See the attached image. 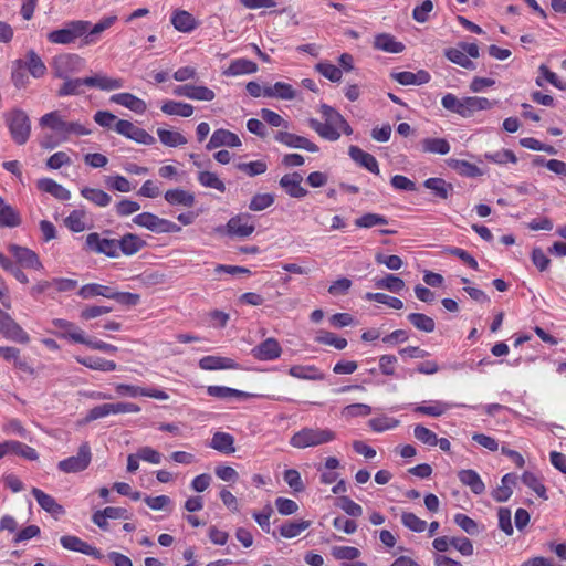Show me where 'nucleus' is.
<instances>
[{"label": "nucleus", "instance_id": "f257e3e1", "mask_svg": "<svg viewBox=\"0 0 566 566\" xmlns=\"http://www.w3.org/2000/svg\"><path fill=\"white\" fill-rule=\"evenodd\" d=\"M40 125L52 129L59 142H66L71 136L90 135L91 130L80 122H67L59 112H51L40 118Z\"/></svg>", "mask_w": 566, "mask_h": 566}, {"label": "nucleus", "instance_id": "f03ea898", "mask_svg": "<svg viewBox=\"0 0 566 566\" xmlns=\"http://www.w3.org/2000/svg\"><path fill=\"white\" fill-rule=\"evenodd\" d=\"M336 432L328 428L305 427L295 432L290 444L296 449L316 448L333 442Z\"/></svg>", "mask_w": 566, "mask_h": 566}, {"label": "nucleus", "instance_id": "7ed1b4c3", "mask_svg": "<svg viewBox=\"0 0 566 566\" xmlns=\"http://www.w3.org/2000/svg\"><path fill=\"white\" fill-rule=\"evenodd\" d=\"M90 21L86 20H73L62 29L54 30L48 34V40L54 44H71L74 43L78 38H84V34L88 31Z\"/></svg>", "mask_w": 566, "mask_h": 566}, {"label": "nucleus", "instance_id": "20e7f679", "mask_svg": "<svg viewBox=\"0 0 566 566\" xmlns=\"http://www.w3.org/2000/svg\"><path fill=\"white\" fill-rule=\"evenodd\" d=\"M84 66V59L74 53L60 54L52 61L53 74L59 78H66L67 76L82 71Z\"/></svg>", "mask_w": 566, "mask_h": 566}, {"label": "nucleus", "instance_id": "39448f33", "mask_svg": "<svg viewBox=\"0 0 566 566\" xmlns=\"http://www.w3.org/2000/svg\"><path fill=\"white\" fill-rule=\"evenodd\" d=\"M7 123L12 139L19 145L25 144L31 132L28 115L21 109H14L7 115Z\"/></svg>", "mask_w": 566, "mask_h": 566}, {"label": "nucleus", "instance_id": "423d86ee", "mask_svg": "<svg viewBox=\"0 0 566 566\" xmlns=\"http://www.w3.org/2000/svg\"><path fill=\"white\" fill-rule=\"evenodd\" d=\"M92 461V451L87 442H83L76 455L69 457L57 463L60 471L64 473H78L86 470Z\"/></svg>", "mask_w": 566, "mask_h": 566}, {"label": "nucleus", "instance_id": "0eeeda50", "mask_svg": "<svg viewBox=\"0 0 566 566\" xmlns=\"http://www.w3.org/2000/svg\"><path fill=\"white\" fill-rule=\"evenodd\" d=\"M134 223L156 233L180 232L181 228L175 222L161 219L150 212H143L133 219Z\"/></svg>", "mask_w": 566, "mask_h": 566}, {"label": "nucleus", "instance_id": "6e6552de", "mask_svg": "<svg viewBox=\"0 0 566 566\" xmlns=\"http://www.w3.org/2000/svg\"><path fill=\"white\" fill-rule=\"evenodd\" d=\"M85 244L87 250L95 253L105 254L109 258H117L119 255L117 240L102 238L96 232L87 234Z\"/></svg>", "mask_w": 566, "mask_h": 566}, {"label": "nucleus", "instance_id": "1a4fd4ad", "mask_svg": "<svg viewBox=\"0 0 566 566\" xmlns=\"http://www.w3.org/2000/svg\"><path fill=\"white\" fill-rule=\"evenodd\" d=\"M0 333L20 344H28L30 342L28 333L2 310H0Z\"/></svg>", "mask_w": 566, "mask_h": 566}, {"label": "nucleus", "instance_id": "9d476101", "mask_svg": "<svg viewBox=\"0 0 566 566\" xmlns=\"http://www.w3.org/2000/svg\"><path fill=\"white\" fill-rule=\"evenodd\" d=\"M115 130L118 134L144 145H150L154 143V137L151 135H149L145 129L135 126L129 120L118 119L115 125Z\"/></svg>", "mask_w": 566, "mask_h": 566}, {"label": "nucleus", "instance_id": "9b49d317", "mask_svg": "<svg viewBox=\"0 0 566 566\" xmlns=\"http://www.w3.org/2000/svg\"><path fill=\"white\" fill-rule=\"evenodd\" d=\"M9 251L21 266L38 271L43 269V265L39 260V256L32 250L15 244H11L9 247Z\"/></svg>", "mask_w": 566, "mask_h": 566}, {"label": "nucleus", "instance_id": "f8f14e48", "mask_svg": "<svg viewBox=\"0 0 566 566\" xmlns=\"http://www.w3.org/2000/svg\"><path fill=\"white\" fill-rule=\"evenodd\" d=\"M60 543L63 548L67 551L78 552L85 555L93 556L96 559H101L103 557L102 553L74 535H64L60 538Z\"/></svg>", "mask_w": 566, "mask_h": 566}, {"label": "nucleus", "instance_id": "ddd939ff", "mask_svg": "<svg viewBox=\"0 0 566 566\" xmlns=\"http://www.w3.org/2000/svg\"><path fill=\"white\" fill-rule=\"evenodd\" d=\"M282 354V347L280 343L269 337L252 349V355L259 360H274L277 359Z\"/></svg>", "mask_w": 566, "mask_h": 566}, {"label": "nucleus", "instance_id": "4468645a", "mask_svg": "<svg viewBox=\"0 0 566 566\" xmlns=\"http://www.w3.org/2000/svg\"><path fill=\"white\" fill-rule=\"evenodd\" d=\"M255 227L252 222H250V216L248 214H241L231 218L226 226V231L228 234L241 238L251 235Z\"/></svg>", "mask_w": 566, "mask_h": 566}, {"label": "nucleus", "instance_id": "2eb2a0df", "mask_svg": "<svg viewBox=\"0 0 566 566\" xmlns=\"http://www.w3.org/2000/svg\"><path fill=\"white\" fill-rule=\"evenodd\" d=\"M52 325L60 329L57 334L60 337L69 338L77 344H83V342H85L86 334L72 322L62 318H55L52 321Z\"/></svg>", "mask_w": 566, "mask_h": 566}, {"label": "nucleus", "instance_id": "dca6fc26", "mask_svg": "<svg viewBox=\"0 0 566 566\" xmlns=\"http://www.w3.org/2000/svg\"><path fill=\"white\" fill-rule=\"evenodd\" d=\"M303 177L298 172L286 174L280 179V186L292 198H303L307 190L302 187Z\"/></svg>", "mask_w": 566, "mask_h": 566}, {"label": "nucleus", "instance_id": "f3484780", "mask_svg": "<svg viewBox=\"0 0 566 566\" xmlns=\"http://www.w3.org/2000/svg\"><path fill=\"white\" fill-rule=\"evenodd\" d=\"M222 146L227 147H240L241 140L238 135L227 129H217L210 137L207 144V149H216Z\"/></svg>", "mask_w": 566, "mask_h": 566}, {"label": "nucleus", "instance_id": "a211bd4d", "mask_svg": "<svg viewBox=\"0 0 566 566\" xmlns=\"http://www.w3.org/2000/svg\"><path fill=\"white\" fill-rule=\"evenodd\" d=\"M15 65L27 69L34 78H41L46 73L44 62L33 50L27 53L24 60H18Z\"/></svg>", "mask_w": 566, "mask_h": 566}, {"label": "nucleus", "instance_id": "6ab92c4d", "mask_svg": "<svg viewBox=\"0 0 566 566\" xmlns=\"http://www.w3.org/2000/svg\"><path fill=\"white\" fill-rule=\"evenodd\" d=\"M84 83L88 87H97L102 91H115L122 88L124 85L122 78L109 77L102 73L84 77Z\"/></svg>", "mask_w": 566, "mask_h": 566}, {"label": "nucleus", "instance_id": "aec40b11", "mask_svg": "<svg viewBox=\"0 0 566 566\" xmlns=\"http://www.w3.org/2000/svg\"><path fill=\"white\" fill-rule=\"evenodd\" d=\"M275 139L292 148L305 149L311 153L318 151V147L307 138L287 132H277Z\"/></svg>", "mask_w": 566, "mask_h": 566}, {"label": "nucleus", "instance_id": "412c9836", "mask_svg": "<svg viewBox=\"0 0 566 566\" xmlns=\"http://www.w3.org/2000/svg\"><path fill=\"white\" fill-rule=\"evenodd\" d=\"M117 21L116 15H107L102 18L97 23L92 25L90 23L88 31L84 34L83 43L85 45H91L97 42L99 35L111 29Z\"/></svg>", "mask_w": 566, "mask_h": 566}, {"label": "nucleus", "instance_id": "4be33fe9", "mask_svg": "<svg viewBox=\"0 0 566 566\" xmlns=\"http://www.w3.org/2000/svg\"><path fill=\"white\" fill-rule=\"evenodd\" d=\"M463 118L472 117L476 112L488 111L493 108L496 102L490 101L486 97L480 96H465L463 97Z\"/></svg>", "mask_w": 566, "mask_h": 566}, {"label": "nucleus", "instance_id": "5701e85b", "mask_svg": "<svg viewBox=\"0 0 566 566\" xmlns=\"http://www.w3.org/2000/svg\"><path fill=\"white\" fill-rule=\"evenodd\" d=\"M199 367L203 370L239 369L240 366L229 357L205 356L199 360Z\"/></svg>", "mask_w": 566, "mask_h": 566}, {"label": "nucleus", "instance_id": "b1692460", "mask_svg": "<svg viewBox=\"0 0 566 566\" xmlns=\"http://www.w3.org/2000/svg\"><path fill=\"white\" fill-rule=\"evenodd\" d=\"M170 21L174 28L182 33H189L199 25V22L196 20V18L186 10H176L171 14Z\"/></svg>", "mask_w": 566, "mask_h": 566}, {"label": "nucleus", "instance_id": "393cba45", "mask_svg": "<svg viewBox=\"0 0 566 566\" xmlns=\"http://www.w3.org/2000/svg\"><path fill=\"white\" fill-rule=\"evenodd\" d=\"M289 375L302 380L319 381L325 379V374L314 365H293L289 369Z\"/></svg>", "mask_w": 566, "mask_h": 566}, {"label": "nucleus", "instance_id": "a878e982", "mask_svg": "<svg viewBox=\"0 0 566 566\" xmlns=\"http://www.w3.org/2000/svg\"><path fill=\"white\" fill-rule=\"evenodd\" d=\"M111 102L122 105L137 114L146 112V103L130 93H118L111 96Z\"/></svg>", "mask_w": 566, "mask_h": 566}, {"label": "nucleus", "instance_id": "bb28decb", "mask_svg": "<svg viewBox=\"0 0 566 566\" xmlns=\"http://www.w3.org/2000/svg\"><path fill=\"white\" fill-rule=\"evenodd\" d=\"M117 243L118 252L120 251L127 256L136 254L146 245V242L134 233L124 234L119 240H117Z\"/></svg>", "mask_w": 566, "mask_h": 566}, {"label": "nucleus", "instance_id": "cd10ccee", "mask_svg": "<svg viewBox=\"0 0 566 566\" xmlns=\"http://www.w3.org/2000/svg\"><path fill=\"white\" fill-rule=\"evenodd\" d=\"M165 200L172 206L191 208L195 202V195L181 188L169 189L165 192Z\"/></svg>", "mask_w": 566, "mask_h": 566}, {"label": "nucleus", "instance_id": "c85d7f7f", "mask_svg": "<svg viewBox=\"0 0 566 566\" xmlns=\"http://www.w3.org/2000/svg\"><path fill=\"white\" fill-rule=\"evenodd\" d=\"M348 154L350 158L359 164L360 166L365 167L367 170L374 174H379V167L376 158L370 155L369 153L364 151L357 146H350L348 149Z\"/></svg>", "mask_w": 566, "mask_h": 566}, {"label": "nucleus", "instance_id": "c756f323", "mask_svg": "<svg viewBox=\"0 0 566 566\" xmlns=\"http://www.w3.org/2000/svg\"><path fill=\"white\" fill-rule=\"evenodd\" d=\"M4 457L8 454H17L27 460H36L39 458L35 449L14 440H7L2 442Z\"/></svg>", "mask_w": 566, "mask_h": 566}, {"label": "nucleus", "instance_id": "7c9ffc66", "mask_svg": "<svg viewBox=\"0 0 566 566\" xmlns=\"http://www.w3.org/2000/svg\"><path fill=\"white\" fill-rule=\"evenodd\" d=\"M31 493L35 497L39 505L48 513L55 516L64 514L63 507L60 504H57L55 499L50 494L44 493L42 490L38 488H33Z\"/></svg>", "mask_w": 566, "mask_h": 566}, {"label": "nucleus", "instance_id": "2f4dec72", "mask_svg": "<svg viewBox=\"0 0 566 566\" xmlns=\"http://www.w3.org/2000/svg\"><path fill=\"white\" fill-rule=\"evenodd\" d=\"M258 71V65L253 61L247 59H235L231 61L229 66L223 71L226 76H240L253 74Z\"/></svg>", "mask_w": 566, "mask_h": 566}, {"label": "nucleus", "instance_id": "473e14b6", "mask_svg": "<svg viewBox=\"0 0 566 566\" xmlns=\"http://www.w3.org/2000/svg\"><path fill=\"white\" fill-rule=\"evenodd\" d=\"M321 112L323 114V117L325 118L326 124H331L337 127L346 135H350L353 133L349 124L345 120V118L331 106L322 105Z\"/></svg>", "mask_w": 566, "mask_h": 566}, {"label": "nucleus", "instance_id": "72a5a7b5", "mask_svg": "<svg viewBox=\"0 0 566 566\" xmlns=\"http://www.w3.org/2000/svg\"><path fill=\"white\" fill-rule=\"evenodd\" d=\"M36 185L41 191L48 192L59 200H69L71 198V192L53 179L42 178L38 180Z\"/></svg>", "mask_w": 566, "mask_h": 566}, {"label": "nucleus", "instance_id": "f704fd0d", "mask_svg": "<svg viewBox=\"0 0 566 566\" xmlns=\"http://www.w3.org/2000/svg\"><path fill=\"white\" fill-rule=\"evenodd\" d=\"M76 361L92 370L114 371L117 369L115 361L97 356L76 357Z\"/></svg>", "mask_w": 566, "mask_h": 566}, {"label": "nucleus", "instance_id": "c9c22d12", "mask_svg": "<svg viewBox=\"0 0 566 566\" xmlns=\"http://www.w3.org/2000/svg\"><path fill=\"white\" fill-rule=\"evenodd\" d=\"M210 448L226 454L235 452L234 438L230 433L218 431L210 441Z\"/></svg>", "mask_w": 566, "mask_h": 566}, {"label": "nucleus", "instance_id": "e433bc0d", "mask_svg": "<svg viewBox=\"0 0 566 566\" xmlns=\"http://www.w3.org/2000/svg\"><path fill=\"white\" fill-rule=\"evenodd\" d=\"M460 482L471 489L474 494H482L485 491V485L476 471L467 469L458 473Z\"/></svg>", "mask_w": 566, "mask_h": 566}, {"label": "nucleus", "instance_id": "4c0bfd02", "mask_svg": "<svg viewBox=\"0 0 566 566\" xmlns=\"http://www.w3.org/2000/svg\"><path fill=\"white\" fill-rule=\"evenodd\" d=\"M392 77L401 85H421L430 81V74L423 70L416 73L403 71L392 74Z\"/></svg>", "mask_w": 566, "mask_h": 566}, {"label": "nucleus", "instance_id": "58836bf2", "mask_svg": "<svg viewBox=\"0 0 566 566\" xmlns=\"http://www.w3.org/2000/svg\"><path fill=\"white\" fill-rule=\"evenodd\" d=\"M207 392L211 397L228 399V398H239V399H248L252 397H258V395L249 394L245 391H241L238 389L224 387V386H209L207 388Z\"/></svg>", "mask_w": 566, "mask_h": 566}, {"label": "nucleus", "instance_id": "ea45409f", "mask_svg": "<svg viewBox=\"0 0 566 566\" xmlns=\"http://www.w3.org/2000/svg\"><path fill=\"white\" fill-rule=\"evenodd\" d=\"M374 48L388 53H400L405 50L401 42L396 41L392 35L387 33L378 34L375 38Z\"/></svg>", "mask_w": 566, "mask_h": 566}, {"label": "nucleus", "instance_id": "a19ab883", "mask_svg": "<svg viewBox=\"0 0 566 566\" xmlns=\"http://www.w3.org/2000/svg\"><path fill=\"white\" fill-rule=\"evenodd\" d=\"M0 357L27 373L31 374L33 371L27 360L20 356V350L15 347L0 346Z\"/></svg>", "mask_w": 566, "mask_h": 566}, {"label": "nucleus", "instance_id": "79ce46f5", "mask_svg": "<svg viewBox=\"0 0 566 566\" xmlns=\"http://www.w3.org/2000/svg\"><path fill=\"white\" fill-rule=\"evenodd\" d=\"M296 96L294 88L284 82H276L272 86H265V97H274L285 101H292Z\"/></svg>", "mask_w": 566, "mask_h": 566}, {"label": "nucleus", "instance_id": "37998d69", "mask_svg": "<svg viewBox=\"0 0 566 566\" xmlns=\"http://www.w3.org/2000/svg\"><path fill=\"white\" fill-rule=\"evenodd\" d=\"M516 476L513 474H505L501 480V485L497 486L493 492L492 496L496 502H506L512 493V486L515 484Z\"/></svg>", "mask_w": 566, "mask_h": 566}, {"label": "nucleus", "instance_id": "c03bdc74", "mask_svg": "<svg viewBox=\"0 0 566 566\" xmlns=\"http://www.w3.org/2000/svg\"><path fill=\"white\" fill-rule=\"evenodd\" d=\"M447 164L450 168L458 171L461 176L479 177V176H482V174H483L482 170L478 166H475L467 160L450 158L447 160Z\"/></svg>", "mask_w": 566, "mask_h": 566}, {"label": "nucleus", "instance_id": "a18cd8bd", "mask_svg": "<svg viewBox=\"0 0 566 566\" xmlns=\"http://www.w3.org/2000/svg\"><path fill=\"white\" fill-rule=\"evenodd\" d=\"M81 195L98 207H107L112 201L107 192L97 188L84 187L81 189Z\"/></svg>", "mask_w": 566, "mask_h": 566}, {"label": "nucleus", "instance_id": "49530a36", "mask_svg": "<svg viewBox=\"0 0 566 566\" xmlns=\"http://www.w3.org/2000/svg\"><path fill=\"white\" fill-rule=\"evenodd\" d=\"M421 149L424 153L446 155L450 151V145L444 138H424L421 140Z\"/></svg>", "mask_w": 566, "mask_h": 566}, {"label": "nucleus", "instance_id": "de8ad7c7", "mask_svg": "<svg viewBox=\"0 0 566 566\" xmlns=\"http://www.w3.org/2000/svg\"><path fill=\"white\" fill-rule=\"evenodd\" d=\"M65 226L73 232H83L87 229V216L84 210H73L64 220Z\"/></svg>", "mask_w": 566, "mask_h": 566}, {"label": "nucleus", "instance_id": "09e8293b", "mask_svg": "<svg viewBox=\"0 0 566 566\" xmlns=\"http://www.w3.org/2000/svg\"><path fill=\"white\" fill-rule=\"evenodd\" d=\"M310 126L323 138L325 139H328V140H337L340 136V129H338L337 127L331 125V124H326V123H321L319 120L317 119H311L310 120Z\"/></svg>", "mask_w": 566, "mask_h": 566}, {"label": "nucleus", "instance_id": "8fccbe9b", "mask_svg": "<svg viewBox=\"0 0 566 566\" xmlns=\"http://www.w3.org/2000/svg\"><path fill=\"white\" fill-rule=\"evenodd\" d=\"M424 187L430 189L441 199H447L452 192L453 187L441 178H429L424 181Z\"/></svg>", "mask_w": 566, "mask_h": 566}, {"label": "nucleus", "instance_id": "3c124183", "mask_svg": "<svg viewBox=\"0 0 566 566\" xmlns=\"http://www.w3.org/2000/svg\"><path fill=\"white\" fill-rule=\"evenodd\" d=\"M157 135H158L159 140L164 145L169 146V147H178V146H182L187 143L186 137L178 132L158 128Z\"/></svg>", "mask_w": 566, "mask_h": 566}, {"label": "nucleus", "instance_id": "603ef678", "mask_svg": "<svg viewBox=\"0 0 566 566\" xmlns=\"http://www.w3.org/2000/svg\"><path fill=\"white\" fill-rule=\"evenodd\" d=\"M310 521L287 522L280 527V535L284 538H294L308 528Z\"/></svg>", "mask_w": 566, "mask_h": 566}, {"label": "nucleus", "instance_id": "864d4df0", "mask_svg": "<svg viewBox=\"0 0 566 566\" xmlns=\"http://www.w3.org/2000/svg\"><path fill=\"white\" fill-rule=\"evenodd\" d=\"M315 342L333 346L336 349H344L347 346V340L345 338L338 337L334 333L327 331H318L315 336Z\"/></svg>", "mask_w": 566, "mask_h": 566}, {"label": "nucleus", "instance_id": "5fc2aeb1", "mask_svg": "<svg viewBox=\"0 0 566 566\" xmlns=\"http://www.w3.org/2000/svg\"><path fill=\"white\" fill-rule=\"evenodd\" d=\"M408 319L417 329L426 333H431L436 328L433 318L421 313H411Z\"/></svg>", "mask_w": 566, "mask_h": 566}, {"label": "nucleus", "instance_id": "6e6d98bb", "mask_svg": "<svg viewBox=\"0 0 566 566\" xmlns=\"http://www.w3.org/2000/svg\"><path fill=\"white\" fill-rule=\"evenodd\" d=\"M112 289L101 284H86L81 287L78 295L83 298H91L94 296H104L111 298Z\"/></svg>", "mask_w": 566, "mask_h": 566}, {"label": "nucleus", "instance_id": "4d7b16f0", "mask_svg": "<svg viewBox=\"0 0 566 566\" xmlns=\"http://www.w3.org/2000/svg\"><path fill=\"white\" fill-rule=\"evenodd\" d=\"M451 407H452V405H450L448 402L434 401L429 406H423V405L417 406L415 408V412L431 416V417H440L444 412H447V410H449Z\"/></svg>", "mask_w": 566, "mask_h": 566}, {"label": "nucleus", "instance_id": "13d9d810", "mask_svg": "<svg viewBox=\"0 0 566 566\" xmlns=\"http://www.w3.org/2000/svg\"><path fill=\"white\" fill-rule=\"evenodd\" d=\"M198 181L200 182L201 186H203L206 188H212L220 192L226 191V186H224L223 181L214 172H211V171L199 172Z\"/></svg>", "mask_w": 566, "mask_h": 566}, {"label": "nucleus", "instance_id": "bf43d9fd", "mask_svg": "<svg viewBox=\"0 0 566 566\" xmlns=\"http://www.w3.org/2000/svg\"><path fill=\"white\" fill-rule=\"evenodd\" d=\"M237 169L244 172L249 177L262 175L266 171L268 165L264 160H255L250 163H239Z\"/></svg>", "mask_w": 566, "mask_h": 566}, {"label": "nucleus", "instance_id": "052dcab7", "mask_svg": "<svg viewBox=\"0 0 566 566\" xmlns=\"http://www.w3.org/2000/svg\"><path fill=\"white\" fill-rule=\"evenodd\" d=\"M64 83L57 91L59 96L78 95L81 94V86L85 85L84 78H71L67 76L63 78Z\"/></svg>", "mask_w": 566, "mask_h": 566}, {"label": "nucleus", "instance_id": "680f3d73", "mask_svg": "<svg viewBox=\"0 0 566 566\" xmlns=\"http://www.w3.org/2000/svg\"><path fill=\"white\" fill-rule=\"evenodd\" d=\"M375 285L378 289H384L394 293H399L405 287V282L398 276L388 274L387 276L377 280Z\"/></svg>", "mask_w": 566, "mask_h": 566}, {"label": "nucleus", "instance_id": "e2e57ef3", "mask_svg": "<svg viewBox=\"0 0 566 566\" xmlns=\"http://www.w3.org/2000/svg\"><path fill=\"white\" fill-rule=\"evenodd\" d=\"M399 420L387 416L373 418L368 421V426L376 432H382L399 426Z\"/></svg>", "mask_w": 566, "mask_h": 566}, {"label": "nucleus", "instance_id": "0e129e2a", "mask_svg": "<svg viewBox=\"0 0 566 566\" xmlns=\"http://www.w3.org/2000/svg\"><path fill=\"white\" fill-rule=\"evenodd\" d=\"M388 223V220L377 213H365L360 218L355 220V226L358 228H373L376 226H385Z\"/></svg>", "mask_w": 566, "mask_h": 566}, {"label": "nucleus", "instance_id": "69168bd1", "mask_svg": "<svg viewBox=\"0 0 566 566\" xmlns=\"http://www.w3.org/2000/svg\"><path fill=\"white\" fill-rule=\"evenodd\" d=\"M371 413V407L366 403L348 405L342 410V417L352 419L356 417H367Z\"/></svg>", "mask_w": 566, "mask_h": 566}, {"label": "nucleus", "instance_id": "338daca9", "mask_svg": "<svg viewBox=\"0 0 566 566\" xmlns=\"http://www.w3.org/2000/svg\"><path fill=\"white\" fill-rule=\"evenodd\" d=\"M20 224V218L12 207L2 203L0 208V227H17Z\"/></svg>", "mask_w": 566, "mask_h": 566}, {"label": "nucleus", "instance_id": "774afa93", "mask_svg": "<svg viewBox=\"0 0 566 566\" xmlns=\"http://www.w3.org/2000/svg\"><path fill=\"white\" fill-rule=\"evenodd\" d=\"M446 56L451 62H453L464 69H469V70L474 69V63L469 59V56H467V54L462 50L453 49V48L448 49L446 51Z\"/></svg>", "mask_w": 566, "mask_h": 566}]
</instances>
